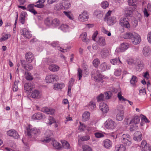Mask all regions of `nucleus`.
<instances>
[{"instance_id":"6","label":"nucleus","mask_w":151,"mask_h":151,"mask_svg":"<svg viewBox=\"0 0 151 151\" xmlns=\"http://www.w3.org/2000/svg\"><path fill=\"white\" fill-rule=\"evenodd\" d=\"M58 77L56 75H48L46 77L45 81L47 83H51L58 80Z\"/></svg>"},{"instance_id":"14","label":"nucleus","mask_w":151,"mask_h":151,"mask_svg":"<svg viewBox=\"0 0 151 151\" xmlns=\"http://www.w3.org/2000/svg\"><path fill=\"white\" fill-rule=\"evenodd\" d=\"M128 47V45L126 43H123L121 44V46L116 50V52H122L126 50Z\"/></svg>"},{"instance_id":"5","label":"nucleus","mask_w":151,"mask_h":151,"mask_svg":"<svg viewBox=\"0 0 151 151\" xmlns=\"http://www.w3.org/2000/svg\"><path fill=\"white\" fill-rule=\"evenodd\" d=\"M116 126V123L111 119H109L107 120L105 123V127L108 129H114Z\"/></svg>"},{"instance_id":"58","label":"nucleus","mask_w":151,"mask_h":151,"mask_svg":"<svg viewBox=\"0 0 151 151\" xmlns=\"http://www.w3.org/2000/svg\"><path fill=\"white\" fill-rule=\"evenodd\" d=\"M137 0H128V4L129 6H136Z\"/></svg>"},{"instance_id":"56","label":"nucleus","mask_w":151,"mask_h":151,"mask_svg":"<svg viewBox=\"0 0 151 151\" xmlns=\"http://www.w3.org/2000/svg\"><path fill=\"white\" fill-rule=\"evenodd\" d=\"M83 70L80 68H79L78 69L77 75L79 79L81 80L83 74Z\"/></svg>"},{"instance_id":"61","label":"nucleus","mask_w":151,"mask_h":151,"mask_svg":"<svg viewBox=\"0 0 151 151\" xmlns=\"http://www.w3.org/2000/svg\"><path fill=\"white\" fill-rule=\"evenodd\" d=\"M111 92L110 91H108L105 93L104 95L105 99H109L111 97Z\"/></svg>"},{"instance_id":"30","label":"nucleus","mask_w":151,"mask_h":151,"mask_svg":"<svg viewBox=\"0 0 151 151\" xmlns=\"http://www.w3.org/2000/svg\"><path fill=\"white\" fill-rule=\"evenodd\" d=\"M54 9L56 11H60L64 9L63 3L61 2L59 3L56 4L54 5Z\"/></svg>"},{"instance_id":"38","label":"nucleus","mask_w":151,"mask_h":151,"mask_svg":"<svg viewBox=\"0 0 151 151\" xmlns=\"http://www.w3.org/2000/svg\"><path fill=\"white\" fill-rule=\"evenodd\" d=\"M133 10L131 8H129L125 10V14L126 16V17H131L132 16Z\"/></svg>"},{"instance_id":"45","label":"nucleus","mask_w":151,"mask_h":151,"mask_svg":"<svg viewBox=\"0 0 151 151\" xmlns=\"http://www.w3.org/2000/svg\"><path fill=\"white\" fill-rule=\"evenodd\" d=\"M80 125L78 127V129L81 131H84L85 130H87L88 126L84 124H82L80 122Z\"/></svg>"},{"instance_id":"3","label":"nucleus","mask_w":151,"mask_h":151,"mask_svg":"<svg viewBox=\"0 0 151 151\" xmlns=\"http://www.w3.org/2000/svg\"><path fill=\"white\" fill-rule=\"evenodd\" d=\"M124 108L122 106H119L116 111V119L119 121H121L123 118Z\"/></svg>"},{"instance_id":"40","label":"nucleus","mask_w":151,"mask_h":151,"mask_svg":"<svg viewBox=\"0 0 151 151\" xmlns=\"http://www.w3.org/2000/svg\"><path fill=\"white\" fill-rule=\"evenodd\" d=\"M65 86L64 84L63 83H55L53 86V88L55 90L58 89H62Z\"/></svg>"},{"instance_id":"33","label":"nucleus","mask_w":151,"mask_h":151,"mask_svg":"<svg viewBox=\"0 0 151 151\" xmlns=\"http://www.w3.org/2000/svg\"><path fill=\"white\" fill-rule=\"evenodd\" d=\"M90 113L87 111L85 112L82 115V119L83 121L88 120L90 118Z\"/></svg>"},{"instance_id":"28","label":"nucleus","mask_w":151,"mask_h":151,"mask_svg":"<svg viewBox=\"0 0 151 151\" xmlns=\"http://www.w3.org/2000/svg\"><path fill=\"white\" fill-rule=\"evenodd\" d=\"M49 69L52 72L58 71L60 69L59 66L55 64H52L49 66Z\"/></svg>"},{"instance_id":"32","label":"nucleus","mask_w":151,"mask_h":151,"mask_svg":"<svg viewBox=\"0 0 151 151\" xmlns=\"http://www.w3.org/2000/svg\"><path fill=\"white\" fill-rule=\"evenodd\" d=\"M109 55V50L106 49H103L101 52V56L104 58H106Z\"/></svg>"},{"instance_id":"63","label":"nucleus","mask_w":151,"mask_h":151,"mask_svg":"<svg viewBox=\"0 0 151 151\" xmlns=\"http://www.w3.org/2000/svg\"><path fill=\"white\" fill-rule=\"evenodd\" d=\"M90 139V136L88 135L82 136L80 138V139L82 141H87Z\"/></svg>"},{"instance_id":"44","label":"nucleus","mask_w":151,"mask_h":151,"mask_svg":"<svg viewBox=\"0 0 151 151\" xmlns=\"http://www.w3.org/2000/svg\"><path fill=\"white\" fill-rule=\"evenodd\" d=\"M63 148L68 149L70 147V144L66 141L64 140L61 141Z\"/></svg>"},{"instance_id":"20","label":"nucleus","mask_w":151,"mask_h":151,"mask_svg":"<svg viewBox=\"0 0 151 151\" xmlns=\"http://www.w3.org/2000/svg\"><path fill=\"white\" fill-rule=\"evenodd\" d=\"M41 111L48 114L52 115L54 113L55 110L53 109L44 107L42 108Z\"/></svg>"},{"instance_id":"11","label":"nucleus","mask_w":151,"mask_h":151,"mask_svg":"<svg viewBox=\"0 0 151 151\" xmlns=\"http://www.w3.org/2000/svg\"><path fill=\"white\" fill-rule=\"evenodd\" d=\"M132 43L135 45H137L139 43L141 42V37L138 34L135 33L131 40Z\"/></svg>"},{"instance_id":"39","label":"nucleus","mask_w":151,"mask_h":151,"mask_svg":"<svg viewBox=\"0 0 151 151\" xmlns=\"http://www.w3.org/2000/svg\"><path fill=\"white\" fill-rule=\"evenodd\" d=\"M110 62L113 65H116L119 63H122L118 58H116L114 59H111Z\"/></svg>"},{"instance_id":"49","label":"nucleus","mask_w":151,"mask_h":151,"mask_svg":"<svg viewBox=\"0 0 151 151\" xmlns=\"http://www.w3.org/2000/svg\"><path fill=\"white\" fill-rule=\"evenodd\" d=\"M25 76L26 79L28 80H31L33 79V77L31 74L27 72H25Z\"/></svg>"},{"instance_id":"48","label":"nucleus","mask_w":151,"mask_h":151,"mask_svg":"<svg viewBox=\"0 0 151 151\" xmlns=\"http://www.w3.org/2000/svg\"><path fill=\"white\" fill-rule=\"evenodd\" d=\"M130 124L129 129L131 131H133L138 128V126L137 124Z\"/></svg>"},{"instance_id":"24","label":"nucleus","mask_w":151,"mask_h":151,"mask_svg":"<svg viewBox=\"0 0 151 151\" xmlns=\"http://www.w3.org/2000/svg\"><path fill=\"white\" fill-rule=\"evenodd\" d=\"M149 146L147 142L145 140H143L141 142L140 148L142 151H147L148 150Z\"/></svg>"},{"instance_id":"2","label":"nucleus","mask_w":151,"mask_h":151,"mask_svg":"<svg viewBox=\"0 0 151 151\" xmlns=\"http://www.w3.org/2000/svg\"><path fill=\"white\" fill-rule=\"evenodd\" d=\"M111 11H109L106 14L104 18V21H106L109 25L111 26L114 24L116 21V18L114 16H111Z\"/></svg>"},{"instance_id":"51","label":"nucleus","mask_w":151,"mask_h":151,"mask_svg":"<svg viewBox=\"0 0 151 151\" xmlns=\"http://www.w3.org/2000/svg\"><path fill=\"white\" fill-rule=\"evenodd\" d=\"M55 122V120L53 117L51 116H49L48 119V122L47 124L49 125H50Z\"/></svg>"},{"instance_id":"50","label":"nucleus","mask_w":151,"mask_h":151,"mask_svg":"<svg viewBox=\"0 0 151 151\" xmlns=\"http://www.w3.org/2000/svg\"><path fill=\"white\" fill-rule=\"evenodd\" d=\"M64 14L67 16L70 19L73 20L74 18L73 15L70 12H63Z\"/></svg>"},{"instance_id":"41","label":"nucleus","mask_w":151,"mask_h":151,"mask_svg":"<svg viewBox=\"0 0 151 151\" xmlns=\"http://www.w3.org/2000/svg\"><path fill=\"white\" fill-rule=\"evenodd\" d=\"M69 27L68 25L63 24L61 25L60 26L59 28V29L62 30L63 32H66L68 31Z\"/></svg>"},{"instance_id":"57","label":"nucleus","mask_w":151,"mask_h":151,"mask_svg":"<svg viewBox=\"0 0 151 151\" xmlns=\"http://www.w3.org/2000/svg\"><path fill=\"white\" fill-rule=\"evenodd\" d=\"M83 151H92L91 148L87 145H84L82 146Z\"/></svg>"},{"instance_id":"27","label":"nucleus","mask_w":151,"mask_h":151,"mask_svg":"<svg viewBox=\"0 0 151 151\" xmlns=\"http://www.w3.org/2000/svg\"><path fill=\"white\" fill-rule=\"evenodd\" d=\"M33 83H26L24 84V89L26 92L29 91L30 90L34 88Z\"/></svg>"},{"instance_id":"18","label":"nucleus","mask_w":151,"mask_h":151,"mask_svg":"<svg viewBox=\"0 0 151 151\" xmlns=\"http://www.w3.org/2000/svg\"><path fill=\"white\" fill-rule=\"evenodd\" d=\"M134 63L136 65L135 68L137 70L140 71L143 68L144 64L140 60H137Z\"/></svg>"},{"instance_id":"8","label":"nucleus","mask_w":151,"mask_h":151,"mask_svg":"<svg viewBox=\"0 0 151 151\" xmlns=\"http://www.w3.org/2000/svg\"><path fill=\"white\" fill-rule=\"evenodd\" d=\"M36 4H29L27 8V10L30 11L34 9V7H36L42 8H43L44 6V4H41L40 3H37V2H36Z\"/></svg>"},{"instance_id":"36","label":"nucleus","mask_w":151,"mask_h":151,"mask_svg":"<svg viewBox=\"0 0 151 151\" xmlns=\"http://www.w3.org/2000/svg\"><path fill=\"white\" fill-rule=\"evenodd\" d=\"M27 14V13L26 12H24L22 13L20 15V21L22 24H24V23L25 19Z\"/></svg>"},{"instance_id":"46","label":"nucleus","mask_w":151,"mask_h":151,"mask_svg":"<svg viewBox=\"0 0 151 151\" xmlns=\"http://www.w3.org/2000/svg\"><path fill=\"white\" fill-rule=\"evenodd\" d=\"M137 80L138 79L137 77L133 75L130 80V82L131 84L134 85L137 82Z\"/></svg>"},{"instance_id":"4","label":"nucleus","mask_w":151,"mask_h":151,"mask_svg":"<svg viewBox=\"0 0 151 151\" xmlns=\"http://www.w3.org/2000/svg\"><path fill=\"white\" fill-rule=\"evenodd\" d=\"M121 140L122 143L127 146H129L132 144V138L128 134H123L121 137Z\"/></svg>"},{"instance_id":"19","label":"nucleus","mask_w":151,"mask_h":151,"mask_svg":"<svg viewBox=\"0 0 151 151\" xmlns=\"http://www.w3.org/2000/svg\"><path fill=\"white\" fill-rule=\"evenodd\" d=\"M103 145L106 148L109 149L112 146V143L110 140L106 139L104 140L103 142Z\"/></svg>"},{"instance_id":"10","label":"nucleus","mask_w":151,"mask_h":151,"mask_svg":"<svg viewBox=\"0 0 151 151\" xmlns=\"http://www.w3.org/2000/svg\"><path fill=\"white\" fill-rule=\"evenodd\" d=\"M26 28H23L20 30V33L24 37L29 39L32 37V34Z\"/></svg>"},{"instance_id":"22","label":"nucleus","mask_w":151,"mask_h":151,"mask_svg":"<svg viewBox=\"0 0 151 151\" xmlns=\"http://www.w3.org/2000/svg\"><path fill=\"white\" fill-rule=\"evenodd\" d=\"M43 114L41 113L37 112L34 114L32 116L31 119L33 120H40L42 119Z\"/></svg>"},{"instance_id":"54","label":"nucleus","mask_w":151,"mask_h":151,"mask_svg":"<svg viewBox=\"0 0 151 151\" xmlns=\"http://www.w3.org/2000/svg\"><path fill=\"white\" fill-rule=\"evenodd\" d=\"M98 102H99L103 101L104 100L105 98L104 96V94L101 93L98 96L97 98Z\"/></svg>"},{"instance_id":"43","label":"nucleus","mask_w":151,"mask_h":151,"mask_svg":"<svg viewBox=\"0 0 151 151\" xmlns=\"http://www.w3.org/2000/svg\"><path fill=\"white\" fill-rule=\"evenodd\" d=\"M94 17L99 19H101L103 17V14L101 12L96 11L94 13Z\"/></svg>"},{"instance_id":"26","label":"nucleus","mask_w":151,"mask_h":151,"mask_svg":"<svg viewBox=\"0 0 151 151\" xmlns=\"http://www.w3.org/2000/svg\"><path fill=\"white\" fill-rule=\"evenodd\" d=\"M126 148L123 144L117 145H115L114 151H126Z\"/></svg>"},{"instance_id":"34","label":"nucleus","mask_w":151,"mask_h":151,"mask_svg":"<svg viewBox=\"0 0 151 151\" xmlns=\"http://www.w3.org/2000/svg\"><path fill=\"white\" fill-rule=\"evenodd\" d=\"M140 121V119L139 117L138 116H136L134 117V118L130 121L129 124H137L139 123Z\"/></svg>"},{"instance_id":"21","label":"nucleus","mask_w":151,"mask_h":151,"mask_svg":"<svg viewBox=\"0 0 151 151\" xmlns=\"http://www.w3.org/2000/svg\"><path fill=\"white\" fill-rule=\"evenodd\" d=\"M25 58L27 61L30 63L34 59V56L32 52H29L25 54Z\"/></svg>"},{"instance_id":"37","label":"nucleus","mask_w":151,"mask_h":151,"mask_svg":"<svg viewBox=\"0 0 151 151\" xmlns=\"http://www.w3.org/2000/svg\"><path fill=\"white\" fill-rule=\"evenodd\" d=\"M60 23V21L57 18H55L52 21V24L54 27H56L59 26Z\"/></svg>"},{"instance_id":"59","label":"nucleus","mask_w":151,"mask_h":151,"mask_svg":"<svg viewBox=\"0 0 151 151\" xmlns=\"http://www.w3.org/2000/svg\"><path fill=\"white\" fill-rule=\"evenodd\" d=\"M64 9H68L71 6V4L68 2H65L63 3Z\"/></svg>"},{"instance_id":"1","label":"nucleus","mask_w":151,"mask_h":151,"mask_svg":"<svg viewBox=\"0 0 151 151\" xmlns=\"http://www.w3.org/2000/svg\"><path fill=\"white\" fill-rule=\"evenodd\" d=\"M27 134L30 137H36L40 133V130L35 127L32 128V125H29L26 127Z\"/></svg>"},{"instance_id":"62","label":"nucleus","mask_w":151,"mask_h":151,"mask_svg":"<svg viewBox=\"0 0 151 151\" xmlns=\"http://www.w3.org/2000/svg\"><path fill=\"white\" fill-rule=\"evenodd\" d=\"M101 7L104 9H106L109 6V3L107 1L103 2L101 4Z\"/></svg>"},{"instance_id":"60","label":"nucleus","mask_w":151,"mask_h":151,"mask_svg":"<svg viewBox=\"0 0 151 151\" xmlns=\"http://www.w3.org/2000/svg\"><path fill=\"white\" fill-rule=\"evenodd\" d=\"M121 70L120 68L115 69L114 75L116 76H119L121 74Z\"/></svg>"},{"instance_id":"13","label":"nucleus","mask_w":151,"mask_h":151,"mask_svg":"<svg viewBox=\"0 0 151 151\" xmlns=\"http://www.w3.org/2000/svg\"><path fill=\"white\" fill-rule=\"evenodd\" d=\"M41 93L38 90H35L32 91L30 96L35 99H39L41 98Z\"/></svg>"},{"instance_id":"64","label":"nucleus","mask_w":151,"mask_h":151,"mask_svg":"<svg viewBox=\"0 0 151 151\" xmlns=\"http://www.w3.org/2000/svg\"><path fill=\"white\" fill-rule=\"evenodd\" d=\"M140 116L141 117V121H144L146 123H148L150 122V121H149L147 118L145 116L141 114L140 115Z\"/></svg>"},{"instance_id":"16","label":"nucleus","mask_w":151,"mask_h":151,"mask_svg":"<svg viewBox=\"0 0 151 151\" xmlns=\"http://www.w3.org/2000/svg\"><path fill=\"white\" fill-rule=\"evenodd\" d=\"M99 108L103 113H106L109 110L108 105L103 102H101L100 104Z\"/></svg>"},{"instance_id":"53","label":"nucleus","mask_w":151,"mask_h":151,"mask_svg":"<svg viewBox=\"0 0 151 151\" xmlns=\"http://www.w3.org/2000/svg\"><path fill=\"white\" fill-rule=\"evenodd\" d=\"M19 83V80H17L15 81L14 86L13 87V89L14 91H17L18 89V85Z\"/></svg>"},{"instance_id":"29","label":"nucleus","mask_w":151,"mask_h":151,"mask_svg":"<svg viewBox=\"0 0 151 151\" xmlns=\"http://www.w3.org/2000/svg\"><path fill=\"white\" fill-rule=\"evenodd\" d=\"M97 44L101 46H104L106 45L105 38L104 37H100L97 41Z\"/></svg>"},{"instance_id":"55","label":"nucleus","mask_w":151,"mask_h":151,"mask_svg":"<svg viewBox=\"0 0 151 151\" xmlns=\"http://www.w3.org/2000/svg\"><path fill=\"white\" fill-rule=\"evenodd\" d=\"M117 96L120 101H124L127 100L124 98V97L122 96V94L121 92L118 93L117 94Z\"/></svg>"},{"instance_id":"12","label":"nucleus","mask_w":151,"mask_h":151,"mask_svg":"<svg viewBox=\"0 0 151 151\" xmlns=\"http://www.w3.org/2000/svg\"><path fill=\"white\" fill-rule=\"evenodd\" d=\"M7 134L8 136L12 137L15 139H18L19 137L17 132L14 129H11L7 131Z\"/></svg>"},{"instance_id":"47","label":"nucleus","mask_w":151,"mask_h":151,"mask_svg":"<svg viewBox=\"0 0 151 151\" xmlns=\"http://www.w3.org/2000/svg\"><path fill=\"white\" fill-rule=\"evenodd\" d=\"M88 107L89 108L92 110L95 109L96 108V106L95 102L93 101H91L89 104Z\"/></svg>"},{"instance_id":"23","label":"nucleus","mask_w":151,"mask_h":151,"mask_svg":"<svg viewBox=\"0 0 151 151\" xmlns=\"http://www.w3.org/2000/svg\"><path fill=\"white\" fill-rule=\"evenodd\" d=\"M110 65L108 64L105 62L102 63L100 67V68L102 71H104L106 70H109L110 69Z\"/></svg>"},{"instance_id":"7","label":"nucleus","mask_w":151,"mask_h":151,"mask_svg":"<svg viewBox=\"0 0 151 151\" xmlns=\"http://www.w3.org/2000/svg\"><path fill=\"white\" fill-rule=\"evenodd\" d=\"M119 22L120 24L122 27L127 29L130 28V25L127 18L122 17L120 19Z\"/></svg>"},{"instance_id":"15","label":"nucleus","mask_w":151,"mask_h":151,"mask_svg":"<svg viewBox=\"0 0 151 151\" xmlns=\"http://www.w3.org/2000/svg\"><path fill=\"white\" fill-rule=\"evenodd\" d=\"M45 134L47 136L45 139H42V141L44 142H48L50 140V137L53 134L52 132L50 130H47L45 133Z\"/></svg>"},{"instance_id":"9","label":"nucleus","mask_w":151,"mask_h":151,"mask_svg":"<svg viewBox=\"0 0 151 151\" xmlns=\"http://www.w3.org/2000/svg\"><path fill=\"white\" fill-rule=\"evenodd\" d=\"M88 14L86 11H84L79 15L78 20L81 22H85L88 20Z\"/></svg>"},{"instance_id":"42","label":"nucleus","mask_w":151,"mask_h":151,"mask_svg":"<svg viewBox=\"0 0 151 151\" xmlns=\"http://www.w3.org/2000/svg\"><path fill=\"white\" fill-rule=\"evenodd\" d=\"M81 37L82 39V40L85 42L87 43L89 40L87 38V33L86 32L82 33L81 35Z\"/></svg>"},{"instance_id":"31","label":"nucleus","mask_w":151,"mask_h":151,"mask_svg":"<svg viewBox=\"0 0 151 151\" xmlns=\"http://www.w3.org/2000/svg\"><path fill=\"white\" fill-rule=\"evenodd\" d=\"M135 32H127L124 34L123 36V38L126 39H131L133 37V36L135 34Z\"/></svg>"},{"instance_id":"35","label":"nucleus","mask_w":151,"mask_h":151,"mask_svg":"<svg viewBox=\"0 0 151 151\" xmlns=\"http://www.w3.org/2000/svg\"><path fill=\"white\" fill-rule=\"evenodd\" d=\"M52 144L56 149H60L61 148V144L56 140H52Z\"/></svg>"},{"instance_id":"52","label":"nucleus","mask_w":151,"mask_h":151,"mask_svg":"<svg viewBox=\"0 0 151 151\" xmlns=\"http://www.w3.org/2000/svg\"><path fill=\"white\" fill-rule=\"evenodd\" d=\"M11 35L10 34H6L4 35L3 37L0 39V41L2 42L6 40L9 37H10Z\"/></svg>"},{"instance_id":"17","label":"nucleus","mask_w":151,"mask_h":151,"mask_svg":"<svg viewBox=\"0 0 151 151\" xmlns=\"http://www.w3.org/2000/svg\"><path fill=\"white\" fill-rule=\"evenodd\" d=\"M142 53L145 57H149L151 55V50L150 47L147 46L144 47L142 50Z\"/></svg>"},{"instance_id":"25","label":"nucleus","mask_w":151,"mask_h":151,"mask_svg":"<svg viewBox=\"0 0 151 151\" xmlns=\"http://www.w3.org/2000/svg\"><path fill=\"white\" fill-rule=\"evenodd\" d=\"M142 138V135L140 132H136L134 133L133 139L134 140L140 141Z\"/></svg>"}]
</instances>
